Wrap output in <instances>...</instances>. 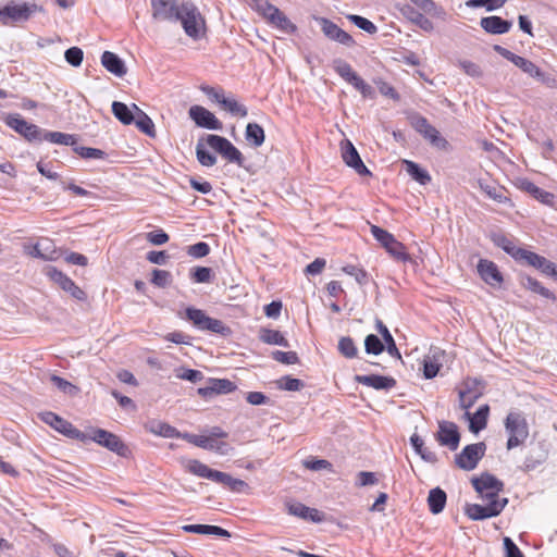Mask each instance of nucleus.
<instances>
[{
	"label": "nucleus",
	"instance_id": "nucleus-1",
	"mask_svg": "<svg viewBox=\"0 0 557 557\" xmlns=\"http://www.w3.org/2000/svg\"><path fill=\"white\" fill-rule=\"evenodd\" d=\"M206 145L228 162L236 163L238 166L244 165L243 153L227 138L214 134L200 138L196 145L197 160L201 165L213 166L216 163V157L207 150Z\"/></svg>",
	"mask_w": 557,
	"mask_h": 557
},
{
	"label": "nucleus",
	"instance_id": "nucleus-2",
	"mask_svg": "<svg viewBox=\"0 0 557 557\" xmlns=\"http://www.w3.org/2000/svg\"><path fill=\"white\" fill-rule=\"evenodd\" d=\"M186 469L199 478L220 483L234 493H247L249 490V485L245 481L235 479L228 473L211 469L196 459L188 460Z\"/></svg>",
	"mask_w": 557,
	"mask_h": 557
},
{
	"label": "nucleus",
	"instance_id": "nucleus-3",
	"mask_svg": "<svg viewBox=\"0 0 557 557\" xmlns=\"http://www.w3.org/2000/svg\"><path fill=\"white\" fill-rule=\"evenodd\" d=\"M174 21H180L185 34L197 40L206 33V21L198 8L191 2H183Z\"/></svg>",
	"mask_w": 557,
	"mask_h": 557
},
{
	"label": "nucleus",
	"instance_id": "nucleus-4",
	"mask_svg": "<svg viewBox=\"0 0 557 557\" xmlns=\"http://www.w3.org/2000/svg\"><path fill=\"white\" fill-rule=\"evenodd\" d=\"M504 426L508 434L506 444L508 450L522 445L529 437V424L521 411H510L504 421Z\"/></svg>",
	"mask_w": 557,
	"mask_h": 557
},
{
	"label": "nucleus",
	"instance_id": "nucleus-5",
	"mask_svg": "<svg viewBox=\"0 0 557 557\" xmlns=\"http://www.w3.org/2000/svg\"><path fill=\"white\" fill-rule=\"evenodd\" d=\"M41 11L42 8L36 3H16L14 1H10L0 9V22L3 25L26 22L34 13Z\"/></svg>",
	"mask_w": 557,
	"mask_h": 557
},
{
	"label": "nucleus",
	"instance_id": "nucleus-6",
	"mask_svg": "<svg viewBox=\"0 0 557 557\" xmlns=\"http://www.w3.org/2000/svg\"><path fill=\"white\" fill-rule=\"evenodd\" d=\"M408 121L410 126L433 147L442 150L447 149L448 141L441 136L440 132L430 124L426 117L417 112H412L408 115Z\"/></svg>",
	"mask_w": 557,
	"mask_h": 557
},
{
	"label": "nucleus",
	"instance_id": "nucleus-7",
	"mask_svg": "<svg viewBox=\"0 0 557 557\" xmlns=\"http://www.w3.org/2000/svg\"><path fill=\"white\" fill-rule=\"evenodd\" d=\"M186 319L193 323V325L200 331H208L220 334L222 336H228L232 331L221 320L213 319L206 314L203 310L189 307L185 311Z\"/></svg>",
	"mask_w": 557,
	"mask_h": 557
},
{
	"label": "nucleus",
	"instance_id": "nucleus-8",
	"mask_svg": "<svg viewBox=\"0 0 557 557\" xmlns=\"http://www.w3.org/2000/svg\"><path fill=\"white\" fill-rule=\"evenodd\" d=\"M371 234L395 260L401 262L410 260L405 245L398 242L393 234L376 225L371 226Z\"/></svg>",
	"mask_w": 557,
	"mask_h": 557
},
{
	"label": "nucleus",
	"instance_id": "nucleus-9",
	"mask_svg": "<svg viewBox=\"0 0 557 557\" xmlns=\"http://www.w3.org/2000/svg\"><path fill=\"white\" fill-rule=\"evenodd\" d=\"M87 441H94L121 457H127L129 454L128 447L117 435L103 429H92L87 434Z\"/></svg>",
	"mask_w": 557,
	"mask_h": 557
},
{
	"label": "nucleus",
	"instance_id": "nucleus-10",
	"mask_svg": "<svg viewBox=\"0 0 557 557\" xmlns=\"http://www.w3.org/2000/svg\"><path fill=\"white\" fill-rule=\"evenodd\" d=\"M471 482L484 500L491 502L503 498L499 497V492L503 490L504 483L493 474L483 473L480 478H473Z\"/></svg>",
	"mask_w": 557,
	"mask_h": 557
},
{
	"label": "nucleus",
	"instance_id": "nucleus-11",
	"mask_svg": "<svg viewBox=\"0 0 557 557\" xmlns=\"http://www.w3.org/2000/svg\"><path fill=\"white\" fill-rule=\"evenodd\" d=\"M486 445L483 442L467 445L455 457L457 467L462 470L471 471L476 468L479 461L484 457Z\"/></svg>",
	"mask_w": 557,
	"mask_h": 557
},
{
	"label": "nucleus",
	"instance_id": "nucleus-12",
	"mask_svg": "<svg viewBox=\"0 0 557 557\" xmlns=\"http://www.w3.org/2000/svg\"><path fill=\"white\" fill-rule=\"evenodd\" d=\"M41 419L45 423L49 424L55 431L67 436L69 438L77 440L81 442H87V433L82 432L81 430L75 428L71 422L64 420L54 412L46 411L41 413Z\"/></svg>",
	"mask_w": 557,
	"mask_h": 557
},
{
	"label": "nucleus",
	"instance_id": "nucleus-13",
	"mask_svg": "<svg viewBox=\"0 0 557 557\" xmlns=\"http://www.w3.org/2000/svg\"><path fill=\"white\" fill-rule=\"evenodd\" d=\"M507 504V498L493 499L486 505L470 504L466 507V515L472 520H484L498 516Z\"/></svg>",
	"mask_w": 557,
	"mask_h": 557
},
{
	"label": "nucleus",
	"instance_id": "nucleus-14",
	"mask_svg": "<svg viewBox=\"0 0 557 557\" xmlns=\"http://www.w3.org/2000/svg\"><path fill=\"white\" fill-rule=\"evenodd\" d=\"M5 123L28 141H42V128L28 123L20 114H9L5 119Z\"/></svg>",
	"mask_w": 557,
	"mask_h": 557
},
{
	"label": "nucleus",
	"instance_id": "nucleus-15",
	"mask_svg": "<svg viewBox=\"0 0 557 557\" xmlns=\"http://www.w3.org/2000/svg\"><path fill=\"white\" fill-rule=\"evenodd\" d=\"M46 275L76 300L84 301L87 298L86 293L77 286L72 278L59 271L57 268L48 267L46 269Z\"/></svg>",
	"mask_w": 557,
	"mask_h": 557
},
{
	"label": "nucleus",
	"instance_id": "nucleus-16",
	"mask_svg": "<svg viewBox=\"0 0 557 557\" xmlns=\"http://www.w3.org/2000/svg\"><path fill=\"white\" fill-rule=\"evenodd\" d=\"M188 113L190 119L199 127L212 131H221L223 128L222 122L212 112L201 106L190 107Z\"/></svg>",
	"mask_w": 557,
	"mask_h": 557
},
{
	"label": "nucleus",
	"instance_id": "nucleus-17",
	"mask_svg": "<svg viewBox=\"0 0 557 557\" xmlns=\"http://www.w3.org/2000/svg\"><path fill=\"white\" fill-rule=\"evenodd\" d=\"M342 148V158L346 165L349 168H352L359 175H371V172L369 169L364 165L363 161L361 160L359 152L357 151L356 147L352 145V143L348 139H345L341 144Z\"/></svg>",
	"mask_w": 557,
	"mask_h": 557
},
{
	"label": "nucleus",
	"instance_id": "nucleus-18",
	"mask_svg": "<svg viewBox=\"0 0 557 557\" xmlns=\"http://www.w3.org/2000/svg\"><path fill=\"white\" fill-rule=\"evenodd\" d=\"M442 446H447L450 450H456L459 446L460 434L456 423L450 421L438 422V431L435 435Z\"/></svg>",
	"mask_w": 557,
	"mask_h": 557
},
{
	"label": "nucleus",
	"instance_id": "nucleus-19",
	"mask_svg": "<svg viewBox=\"0 0 557 557\" xmlns=\"http://www.w3.org/2000/svg\"><path fill=\"white\" fill-rule=\"evenodd\" d=\"M315 21L320 24L323 34L331 40L337 41L344 46L352 47L356 42L354 38L338 27L335 23L326 17H317Z\"/></svg>",
	"mask_w": 557,
	"mask_h": 557
},
{
	"label": "nucleus",
	"instance_id": "nucleus-20",
	"mask_svg": "<svg viewBox=\"0 0 557 557\" xmlns=\"http://www.w3.org/2000/svg\"><path fill=\"white\" fill-rule=\"evenodd\" d=\"M480 277L492 287H500L504 277L495 262L480 259L476 265Z\"/></svg>",
	"mask_w": 557,
	"mask_h": 557
},
{
	"label": "nucleus",
	"instance_id": "nucleus-21",
	"mask_svg": "<svg viewBox=\"0 0 557 557\" xmlns=\"http://www.w3.org/2000/svg\"><path fill=\"white\" fill-rule=\"evenodd\" d=\"M522 253L523 255L520 262H524L528 265H531L540 270L542 273L548 276L557 277V264L547 260L545 257H542L529 250H525V252Z\"/></svg>",
	"mask_w": 557,
	"mask_h": 557
},
{
	"label": "nucleus",
	"instance_id": "nucleus-22",
	"mask_svg": "<svg viewBox=\"0 0 557 557\" xmlns=\"http://www.w3.org/2000/svg\"><path fill=\"white\" fill-rule=\"evenodd\" d=\"M235 389V383L227 379H210L208 386L198 388V394L208 399L215 395L228 394Z\"/></svg>",
	"mask_w": 557,
	"mask_h": 557
},
{
	"label": "nucleus",
	"instance_id": "nucleus-23",
	"mask_svg": "<svg viewBox=\"0 0 557 557\" xmlns=\"http://www.w3.org/2000/svg\"><path fill=\"white\" fill-rule=\"evenodd\" d=\"M178 7L176 0H151L152 17L157 21H174Z\"/></svg>",
	"mask_w": 557,
	"mask_h": 557
},
{
	"label": "nucleus",
	"instance_id": "nucleus-24",
	"mask_svg": "<svg viewBox=\"0 0 557 557\" xmlns=\"http://www.w3.org/2000/svg\"><path fill=\"white\" fill-rule=\"evenodd\" d=\"M355 381L376 391H389L396 386V380L394 377L377 374L356 375Z\"/></svg>",
	"mask_w": 557,
	"mask_h": 557
},
{
	"label": "nucleus",
	"instance_id": "nucleus-25",
	"mask_svg": "<svg viewBox=\"0 0 557 557\" xmlns=\"http://www.w3.org/2000/svg\"><path fill=\"white\" fill-rule=\"evenodd\" d=\"M287 512L292 516L301 518L304 520H310L312 522H321L324 520L323 513L318 509L307 507L301 503H286Z\"/></svg>",
	"mask_w": 557,
	"mask_h": 557
},
{
	"label": "nucleus",
	"instance_id": "nucleus-26",
	"mask_svg": "<svg viewBox=\"0 0 557 557\" xmlns=\"http://www.w3.org/2000/svg\"><path fill=\"white\" fill-rule=\"evenodd\" d=\"M480 25L488 34L500 35L509 32L512 23L508 20L502 18L500 16L492 15L482 17Z\"/></svg>",
	"mask_w": 557,
	"mask_h": 557
},
{
	"label": "nucleus",
	"instance_id": "nucleus-27",
	"mask_svg": "<svg viewBox=\"0 0 557 557\" xmlns=\"http://www.w3.org/2000/svg\"><path fill=\"white\" fill-rule=\"evenodd\" d=\"M101 64L107 71L117 77L124 76L127 72L124 61L117 54L111 51H104L102 53Z\"/></svg>",
	"mask_w": 557,
	"mask_h": 557
},
{
	"label": "nucleus",
	"instance_id": "nucleus-28",
	"mask_svg": "<svg viewBox=\"0 0 557 557\" xmlns=\"http://www.w3.org/2000/svg\"><path fill=\"white\" fill-rule=\"evenodd\" d=\"M488 413V405H483L479 407L474 414H471L470 412L467 411L466 417L469 420V430L475 434L484 430L487 424Z\"/></svg>",
	"mask_w": 557,
	"mask_h": 557
},
{
	"label": "nucleus",
	"instance_id": "nucleus-29",
	"mask_svg": "<svg viewBox=\"0 0 557 557\" xmlns=\"http://www.w3.org/2000/svg\"><path fill=\"white\" fill-rule=\"evenodd\" d=\"M400 12L403 13L404 16H406L409 21H411L412 23L418 25L421 29H423L425 32L433 30L434 26H433L432 21L429 20L428 17H425L421 12L416 10L412 5L404 4L400 8Z\"/></svg>",
	"mask_w": 557,
	"mask_h": 557
},
{
	"label": "nucleus",
	"instance_id": "nucleus-30",
	"mask_svg": "<svg viewBox=\"0 0 557 557\" xmlns=\"http://www.w3.org/2000/svg\"><path fill=\"white\" fill-rule=\"evenodd\" d=\"M520 188L540 200L542 203L552 205L554 201L555 196L552 193L537 187L534 183L528 180L521 181Z\"/></svg>",
	"mask_w": 557,
	"mask_h": 557
},
{
	"label": "nucleus",
	"instance_id": "nucleus-31",
	"mask_svg": "<svg viewBox=\"0 0 557 557\" xmlns=\"http://www.w3.org/2000/svg\"><path fill=\"white\" fill-rule=\"evenodd\" d=\"M447 495L441 487L432 488L429 492L428 505L429 509L433 515L441 513L446 505Z\"/></svg>",
	"mask_w": 557,
	"mask_h": 557
},
{
	"label": "nucleus",
	"instance_id": "nucleus-32",
	"mask_svg": "<svg viewBox=\"0 0 557 557\" xmlns=\"http://www.w3.org/2000/svg\"><path fill=\"white\" fill-rule=\"evenodd\" d=\"M132 108L136 110V117L133 122L136 125V127L147 136L154 137L156 129L152 120L135 103L132 104Z\"/></svg>",
	"mask_w": 557,
	"mask_h": 557
},
{
	"label": "nucleus",
	"instance_id": "nucleus-33",
	"mask_svg": "<svg viewBox=\"0 0 557 557\" xmlns=\"http://www.w3.org/2000/svg\"><path fill=\"white\" fill-rule=\"evenodd\" d=\"M112 113L124 125L133 124L136 117V110L120 101H113Z\"/></svg>",
	"mask_w": 557,
	"mask_h": 557
},
{
	"label": "nucleus",
	"instance_id": "nucleus-34",
	"mask_svg": "<svg viewBox=\"0 0 557 557\" xmlns=\"http://www.w3.org/2000/svg\"><path fill=\"white\" fill-rule=\"evenodd\" d=\"M259 339L269 345H278L285 348L289 347L288 341L276 330L262 327L259 332Z\"/></svg>",
	"mask_w": 557,
	"mask_h": 557
},
{
	"label": "nucleus",
	"instance_id": "nucleus-35",
	"mask_svg": "<svg viewBox=\"0 0 557 557\" xmlns=\"http://www.w3.org/2000/svg\"><path fill=\"white\" fill-rule=\"evenodd\" d=\"M376 331L382 335L384 343L386 344L387 352L395 358L400 359L401 355L396 346V343L388 331L387 326L380 320L376 319L375 322Z\"/></svg>",
	"mask_w": 557,
	"mask_h": 557
},
{
	"label": "nucleus",
	"instance_id": "nucleus-36",
	"mask_svg": "<svg viewBox=\"0 0 557 557\" xmlns=\"http://www.w3.org/2000/svg\"><path fill=\"white\" fill-rule=\"evenodd\" d=\"M520 283L521 285L530 289L533 293H536L545 298L555 300V295L553 292H550L548 288L544 287L539 281L535 278L529 276V275H521L520 276Z\"/></svg>",
	"mask_w": 557,
	"mask_h": 557
},
{
	"label": "nucleus",
	"instance_id": "nucleus-37",
	"mask_svg": "<svg viewBox=\"0 0 557 557\" xmlns=\"http://www.w3.org/2000/svg\"><path fill=\"white\" fill-rule=\"evenodd\" d=\"M404 165L406 172L421 185H426L431 182V175L418 163L410 160H404Z\"/></svg>",
	"mask_w": 557,
	"mask_h": 557
},
{
	"label": "nucleus",
	"instance_id": "nucleus-38",
	"mask_svg": "<svg viewBox=\"0 0 557 557\" xmlns=\"http://www.w3.org/2000/svg\"><path fill=\"white\" fill-rule=\"evenodd\" d=\"M511 62L528 75L544 81V73L532 61L516 54Z\"/></svg>",
	"mask_w": 557,
	"mask_h": 557
},
{
	"label": "nucleus",
	"instance_id": "nucleus-39",
	"mask_svg": "<svg viewBox=\"0 0 557 557\" xmlns=\"http://www.w3.org/2000/svg\"><path fill=\"white\" fill-rule=\"evenodd\" d=\"M245 138L253 147H260L265 139L264 131L258 123H248L245 131Z\"/></svg>",
	"mask_w": 557,
	"mask_h": 557
},
{
	"label": "nucleus",
	"instance_id": "nucleus-40",
	"mask_svg": "<svg viewBox=\"0 0 557 557\" xmlns=\"http://www.w3.org/2000/svg\"><path fill=\"white\" fill-rule=\"evenodd\" d=\"M480 188L484 191L491 199L495 200L498 203H506L509 201L507 196V190L498 185L488 184L484 182H480Z\"/></svg>",
	"mask_w": 557,
	"mask_h": 557
},
{
	"label": "nucleus",
	"instance_id": "nucleus-41",
	"mask_svg": "<svg viewBox=\"0 0 557 557\" xmlns=\"http://www.w3.org/2000/svg\"><path fill=\"white\" fill-rule=\"evenodd\" d=\"M42 140H47L57 145L75 146L76 138L72 134H65L61 132H49L42 129Z\"/></svg>",
	"mask_w": 557,
	"mask_h": 557
},
{
	"label": "nucleus",
	"instance_id": "nucleus-42",
	"mask_svg": "<svg viewBox=\"0 0 557 557\" xmlns=\"http://www.w3.org/2000/svg\"><path fill=\"white\" fill-rule=\"evenodd\" d=\"M269 23L286 34H292L296 30L295 24L278 8L273 13V17H271Z\"/></svg>",
	"mask_w": 557,
	"mask_h": 557
},
{
	"label": "nucleus",
	"instance_id": "nucleus-43",
	"mask_svg": "<svg viewBox=\"0 0 557 557\" xmlns=\"http://www.w3.org/2000/svg\"><path fill=\"white\" fill-rule=\"evenodd\" d=\"M410 443L423 460L431 463L437 461L436 454L424 447L423 440L418 434H413L410 437Z\"/></svg>",
	"mask_w": 557,
	"mask_h": 557
},
{
	"label": "nucleus",
	"instance_id": "nucleus-44",
	"mask_svg": "<svg viewBox=\"0 0 557 557\" xmlns=\"http://www.w3.org/2000/svg\"><path fill=\"white\" fill-rule=\"evenodd\" d=\"M150 432L165 438H175V436L180 435V431L176 428L161 421H153Z\"/></svg>",
	"mask_w": 557,
	"mask_h": 557
},
{
	"label": "nucleus",
	"instance_id": "nucleus-45",
	"mask_svg": "<svg viewBox=\"0 0 557 557\" xmlns=\"http://www.w3.org/2000/svg\"><path fill=\"white\" fill-rule=\"evenodd\" d=\"M416 7L426 14L436 17H444L445 11L442 7L437 5L433 0H410Z\"/></svg>",
	"mask_w": 557,
	"mask_h": 557
},
{
	"label": "nucleus",
	"instance_id": "nucleus-46",
	"mask_svg": "<svg viewBox=\"0 0 557 557\" xmlns=\"http://www.w3.org/2000/svg\"><path fill=\"white\" fill-rule=\"evenodd\" d=\"M219 103L234 115L245 117L248 114L247 108L238 103L234 98L223 96Z\"/></svg>",
	"mask_w": 557,
	"mask_h": 557
},
{
	"label": "nucleus",
	"instance_id": "nucleus-47",
	"mask_svg": "<svg viewBox=\"0 0 557 557\" xmlns=\"http://www.w3.org/2000/svg\"><path fill=\"white\" fill-rule=\"evenodd\" d=\"M213 276L212 269L208 267H195L189 272V277L194 283H210Z\"/></svg>",
	"mask_w": 557,
	"mask_h": 557
},
{
	"label": "nucleus",
	"instance_id": "nucleus-48",
	"mask_svg": "<svg viewBox=\"0 0 557 557\" xmlns=\"http://www.w3.org/2000/svg\"><path fill=\"white\" fill-rule=\"evenodd\" d=\"M250 7L262 15L268 22L273 17V13L277 8L268 0H250Z\"/></svg>",
	"mask_w": 557,
	"mask_h": 557
},
{
	"label": "nucleus",
	"instance_id": "nucleus-49",
	"mask_svg": "<svg viewBox=\"0 0 557 557\" xmlns=\"http://www.w3.org/2000/svg\"><path fill=\"white\" fill-rule=\"evenodd\" d=\"M496 244L502 247L508 255H510L516 261L521 260L522 252H525L527 249L517 247L510 239L505 236L499 237L496 240Z\"/></svg>",
	"mask_w": 557,
	"mask_h": 557
},
{
	"label": "nucleus",
	"instance_id": "nucleus-50",
	"mask_svg": "<svg viewBox=\"0 0 557 557\" xmlns=\"http://www.w3.org/2000/svg\"><path fill=\"white\" fill-rule=\"evenodd\" d=\"M338 351L346 358L352 359L357 357L358 348L349 336H344L338 341Z\"/></svg>",
	"mask_w": 557,
	"mask_h": 557
},
{
	"label": "nucleus",
	"instance_id": "nucleus-51",
	"mask_svg": "<svg viewBox=\"0 0 557 557\" xmlns=\"http://www.w3.org/2000/svg\"><path fill=\"white\" fill-rule=\"evenodd\" d=\"M333 67L335 72L348 83L357 75L350 64L341 59L333 62Z\"/></svg>",
	"mask_w": 557,
	"mask_h": 557
},
{
	"label": "nucleus",
	"instance_id": "nucleus-52",
	"mask_svg": "<svg viewBox=\"0 0 557 557\" xmlns=\"http://www.w3.org/2000/svg\"><path fill=\"white\" fill-rule=\"evenodd\" d=\"M364 349L367 354L380 355L384 351L385 346L376 335L369 334L364 339Z\"/></svg>",
	"mask_w": 557,
	"mask_h": 557
},
{
	"label": "nucleus",
	"instance_id": "nucleus-53",
	"mask_svg": "<svg viewBox=\"0 0 557 557\" xmlns=\"http://www.w3.org/2000/svg\"><path fill=\"white\" fill-rule=\"evenodd\" d=\"M277 387L283 391L297 392L300 391L305 384L301 380L285 375L277 382Z\"/></svg>",
	"mask_w": 557,
	"mask_h": 557
},
{
	"label": "nucleus",
	"instance_id": "nucleus-54",
	"mask_svg": "<svg viewBox=\"0 0 557 557\" xmlns=\"http://www.w3.org/2000/svg\"><path fill=\"white\" fill-rule=\"evenodd\" d=\"M348 20L354 23L358 28L367 32L368 34H375L377 32V27L368 18L360 15H348Z\"/></svg>",
	"mask_w": 557,
	"mask_h": 557
},
{
	"label": "nucleus",
	"instance_id": "nucleus-55",
	"mask_svg": "<svg viewBox=\"0 0 557 557\" xmlns=\"http://www.w3.org/2000/svg\"><path fill=\"white\" fill-rule=\"evenodd\" d=\"M172 282V275L169 271L154 269L152 271L151 283L158 287H168Z\"/></svg>",
	"mask_w": 557,
	"mask_h": 557
},
{
	"label": "nucleus",
	"instance_id": "nucleus-56",
	"mask_svg": "<svg viewBox=\"0 0 557 557\" xmlns=\"http://www.w3.org/2000/svg\"><path fill=\"white\" fill-rule=\"evenodd\" d=\"M74 151L84 159H104L107 153L97 148L74 147Z\"/></svg>",
	"mask_w": 557,
	"mask_h": 557
},
{
	"label": "nucleus",
	"instance_id": "nucleus-57",
	"mask_svg": "<svg viewBox=\"0 0 557 557\" xmlns=\"http://www.w3.org/2000/svg\"><path fill=\"white\" fill-rule=\"evenodd\" d=\"M506 3V0H469L468 7L481 8L484 7L487 11H494L502 8Z\"/></svg>",
	"mask_w": 557,
	"mask_h": 557
},
{
	"label": "nucleus",
	"instance_id": "nucleus-58",
	"mask_svg": "<svg viewBox=\"0 0 557 557\" xmlns=\"http://www.w3.org/2000/svg\"><path fill=\"white\" fill-rule=\"evenodd\" d=\"M64 58L66 60V62L69 64H71L72 66H79L83 62V58H84V52L81 48L78 47H71L69 48L65 53H64Z\"/></svg>",
	"mask_w": 557,
	"mask_h": 557
},
{
	"label": "nucleus",
	"instance_id": "nucleus-59",
	"mask_svg": "<svg viewBox=\"0 0 557 557\" xmlns=\"http://www.w3.org/2000/svg\"><path fill=\"white\" fill-rule=\"evenodd\" d=\"M272 358L284 364H295L298 363L299 358L295 351H281L275 350L272 352Z\"/></svg>",
	"mask_w": 557,
	"mask_h": 557
},
{
	"label": "nucleus",
	"instance_id": "nucleus-60",
	"mask_svg": "<svg viewBox=\"0 0 557 557\" xmlns=\"http://www.w3.org/2000/svg\"><path fill=\"white\" fill-rule=\"evenodd\" d=\"M187 253L194 258H203L210 253V246L205 242H199L190 245L187 248Z\"/></svg>",
	"mask_w": 557,
	"mask_h": 557
},
{
	"label": "nucleus",
	"instance_id": "nucleus-61",
	"mask_svg": "<svg viewBox=\"0 0 557 557\" xmlns=\"http://www.w3.org/2000/svg\"><path fill=\"white\" fill-rule=\"evenodd\" d=\"M206 442L205 445H202L203 449L212 450L216 453L224 454L227 451V444L225 442H219L216 438L206 435Z\"/></svg>",
	"mask_w": 557,
	"mask_h": 557
},
{
	"label": "nucleus",
	"instance_id": "nucleus-62",
	"mask_svg": "<svg viewBox=\"0 0 557 557\" xmlns=\"http://www.w3.org/2000/svg\"><path fill=\"white\" fill-rule=\"evenodd\" d=\"M304 466L312 471L332 470V463L325 459H307Z\"/></svg>",
	"mask_w": 557,
	"mask_h": 557
},
{
	"label": "nucleus",
	"instance_id": "nucleus-63",
	"mask_svg": "<svg viewBox=\"0 0 557 557\" xmlns=\"http://www.w3.org/2000/svg\"><path fill=\"white\" fill-rule=\"evenodd\" d=\"M343 271L350 275V276H354L355 280L360 284V285H363L367 283L368 281V274L364 270L362 269H359L357 268L356 265H346L343 268Z\"/></svg>",
	"mask_w": 557,
	"mask_h": 557
},
{
	"label": "nucleus",
	"instance_id": "nucleus-64",
	"mask_svg": "<svg viewBox=\"0 0 557 557\" xmlns=\"http://www.w3.org/2000/svg\"><path fill=\"white\" fill-rule=\"evenodd\" d=\"M505 556L504 557H524L520 548L508 536L503 540Z\"/></svg>",
	"mask_w": 557,
	"mask_h": 557
}]
</instances>
